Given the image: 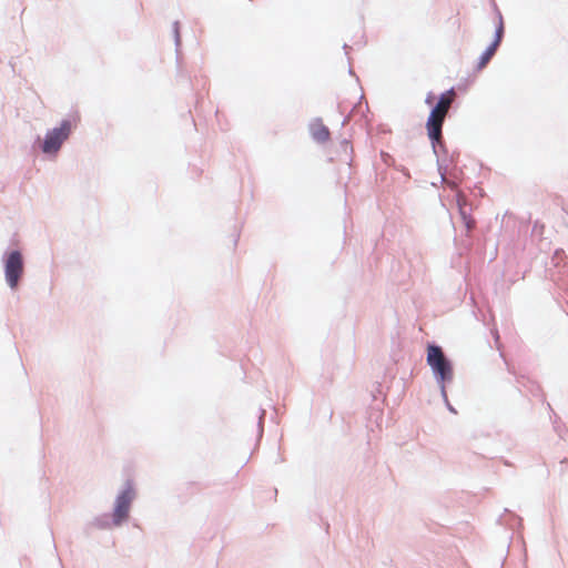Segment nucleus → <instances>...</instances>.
<instances>
[{"label":"nucleus","instance_id":"8","mask_svg":"<svg viewBox=\"0 0 568 568\" xmlns=\"http://www.w3.org/2000/svg\"><path fill=\"white\" fill-rule=\"evenodd\" d=\"M460 216L466 226L467 232H471L475 229L476 221L460 206Z\"/></svg>","mask_w":568,"mask_h":568},{"label":"nucleus","instance_id":"5","mask_svg":"<svg viewBox=\"0 0 568 568\" xmlns=\"http://www.w3.org/2000/svg\"><path fill=\"white\" fill-rule=\"evenodd\" d=\"M132 499H133V493L130 489L124 490L118 497L114 514H113L115 524H120L121 521H123L128 518Z\"/></svg>","mask_w":568,"mask_h":568},{"label":"nucleus","instance_id":"4","mask_svg":"<svg viewBox=\"0 0 568 568\" xmlns=\"http://www.w3.org/2000/svg\"><path fill=\"white\" fill-rule=\"evenodd\" d=\"M23 272L22 255L18 251L11 252L6 261V278L9 284H17Z\"/></svg>","mask_w":568,"mask_h":568},{"label":"nucleus","instance_id":"3","mask_svg":"<svg viewBox=\"0 0 568 568\" xmlns=\"http://www.w3.org/2000/svg\"><path fill=\"white\" fill-rule=\"evenodd\" d=\"M71 132V123L63 121L59 128L49 131L42 144L44 153H55L68 139Z\"/></svg>","mask_w":568,"mask_h":568},{"label":"nucleus","instance_id":"9","mask_svg":"<svg viewBox=\"0 0 568 568\" xmlns=\"http://www.w3.org/2000/svg\"><path fill=\"white\" fill-rule=\"evenodd\" d=\"M448 23H450L452 28L455 30V31H459L460 30V27H462V21H460V18H459V12H457L455 14V17H452L447 20Z\"/></svg>","mask_w":568,"mask_h":568},{"label":"nucleus","instance_id":"7","mask_svg":"<svg viewBox=\"0 0 568 568\" xmlns=\"http://www.w3.org/2000/svg\"><path fill=\"white\" fill-rule=\"evenodd\" d=\"M310 132L312 138L320 143L328 141L331 135L328 128L321 120H316L310 125Z\"/></svg>","mask_w":568,"mask_h":568},{"label":"nucleus","instance_id":"1","mask_svg":"<svg viewBox=\"0 0 568 568\" xmlns=\"http://www.w3.org/2000/svg\"><path fill=\"white\" fill-rule=\"evenodd\" d=\"M456 93L454 89L448 90L439 97L435 108L430 111L426 128L429 139L433 142H440L444 120L454 102Z\"/></svg>","mask_w":568,"mask_h":568},{"label":"nucleus","instance_id":"6","mask_svg":"<svg viewBox=\"0 0 568 568\" xmlns=\"http://www.w3.org/2000/svg\"><path fill=\"white\" fill-rule=\"evenodd\" d=\"M503 36H504V21H503V17L499 14L498 16V24H497V28H496V37H495V40L494 42L486 49V51L483 53V55L480 57V61H479V64H478V69H483L486 67V64L490 61V59L493 58V55L495 54L498 45L500 44L501 42V39H503Z\"/></svg>","mask_w":568,"mask_h":568},{"label":"nucleus","instance_id":"2","mask_svg":"<svg viewBox=\"0 0 568 568\" xmlns=\"http://www.w3.org/2000/svg\"><path fill=\"white\" fill-rule=\"evenodd\" d=\"M427 364L443 385L453 379L452 365L439 346L429 345L427 347Z\"/></svg>","mask_w":568,"mask_h":568}]
</instances>
